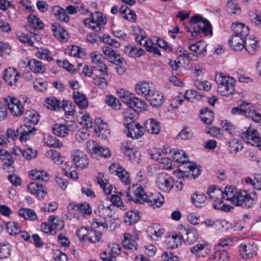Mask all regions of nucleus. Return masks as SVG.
I'll return each instance as SVG.
<instances>
[{"instance_id": "69168bd1", "label": "nucleus", "mask_w": 261, "mask_h": 261, "mask_svg": "<svg viewBox=\"0 0 261 261\" xmlns=\"http://www.w3.org/2000/svg\"><path fill=\"white\" fill-rule=\"evenodd\" d=\"M106 102L113 109L119 110L120 108L121 104L119 99L112 95H109L107 97Z\"/></svg>"}, {"instance_id": "c85d7f7f", "label": "nucleus", "mask_w": 261, "mask_h": 261, "mask_svg": "<svg viewBox=\"0 0 261 261\" xmlns=\"http://www.w3.org/2000/svg\"><path fill=\"white\" fill-rule=\"evenodd\" d=\"M259 42L255 38L246 37L245 41V50L250 55H253L258 50Z\"/></svg>"}, {"instance_id": "de8ad7c7", "label": "nucleus", "mask_w": 261, "mask_h": 261, "mask_svg": "<svg viewBox=\"0 0 261 261\" xmlns=\"http://www.w3.org/2000/svg\"><path fill=\"white\" fill-rule=\"evenodd\" d=\"M213 113L208 110L207 108H205L201 110L200 113V117L201 121L207 124H211L214 119Z\"/></svg>"}, {"instance_id": "ddd939ff", "label": "nucleus", "mask_w": 261, "mask_h": 261, "mask_svg": "<svg viewBox=\"0 0 261 261\" xmlns=\"http://www.w3.org/2000/svg\"><path fill=\"white\" fill-rule=\"evenodd\" d=\"M87 147L91 153L96 156L109 158L111 156L110 150L107 147H103L97 145L96 141L89 140L87 142Z\"/></svg>"}, {"instance_id": "79ce46f5", "label": "nucleus", "mask_w": 261, "mask_h": 261, "mask_svg": "<svg viewBox=\"0 0 261 261\" xmlns=\"http://www.w3.org/2000/svg\"><path fill=\"white\" fill-rule=\"evenodd\" d=\"M180 235L182 236V240L185 243L190 245L196 242V237L194 232L186 231L185 227L182 225L179 227Z\"/></svg>"}, {"instance_id": "412c9836", "label": "nucleus", "mask_w": 261, "mask_h": 261, "mask_svg": "<svg viewBox=\"0 0 261 261\" xmlns=\"http://www.w3.org/2000/svg\"><path fill=\"white\" fill-rule=\"evenodd\" d=\"M109 170L112 174H116L123 183L125 185L130 184L129 175L128 172L123 167H117L116 164H112L110 166Z\"/></svg>"}, {"instance_id": "c03bdc74", "label": "nucleus", "mask_w": 261, "mask_h": 261, "mask_svg": "<svg viewBox=\"0 0 261 261\" xmlns=\"http://www.w3.org/2000/svg\"><path fill=\"white\" fill-rule=\"evenodd\" d=\"M94 130L97 136L101 137L102 139H106L110 135V130L107 123L102 121L95 126Z\"/></svg>"}, {"instance_id": "2f4dec72", "label": "nucleus", "mask_w": 261, "mask_h": 261, "mask_svg": "<svg viewBox=\"0 0 261 261\" xmlns=\"http://www.w3.org/2000/svg\"><path fill=\"white\" fill-rule=\"evenodd\" d=\"M124 53L131 58H139L145 53L143 49L135 45H127L124 48Z\"/></svg>"}, {"instance_id": "5701e85b", "label": "nucleus", "mask_w": 261, "mask_h": 261, "mask_svg": "<svg viewBox=\"0 0 261 261\" xmlns=\"http://www.w3.org/2000/svg\"><path fill=\"white\" fill-rule=\"evenodd\" d=\"M164 201V197L157 192L147 195V197L144 199V202H146L148 206L153 208L160 207L163 204Z\"/></svg>"}, {"instance_id": "393cba45", "label": "nucleus", "mask_w": 261, "mask_h": 261, "mask_svg": "<svg viewBox=\"0 0 261 261\" xmlns=\"http://www.w3.org/2000/svg\"><path fill=\"white\" fill-rule=\"evenodd\" d=\"M182 236L179 233H172L167 237L165 241L167 247L170 249L176 248L179 245L181 244Z\"/></svg>"}, {"instance_id": "6e6d98bb", "label": "nucleus", "mask_w": 261, "mask_h": 261, "mask_svg": "<svg viewBox=\"0 0 261 261\" xmlns=\"http://www.w3.org/2000/svg\"><path fill=\"white\" fill-rule=\"evenodd\" d=\"M227 11L230 14H239L241 13V9L240 5L235 1H228L227 4Z\"/></svg>"}, {"instance_id": "20e7f679", "label": "nucleus", "mask_w": 261, "mask_h": 261, "mask_svg": "<svg viewBox=\"0 0 261 261\" xmlns=\"http://www.w3.org/2000/svg\"><path fill=\"white\" fill-rule=\"evenodd\" d=\"M215 82L217 83L218 92L224 96H228L233 94L235 91V81L233 78L224 75L222 73L216 74Z\"/></svg>"}, {"instance_id": "49530a36", "label": "nucleus", "mask_w": 261, "mask_h": 261, "mask_svg": "<svg viewBox=\"0 0 261 261\" xmlns=\"http://www.w3.org/2000/svg\"><path fill=\"white\" fill-rule=\"evenodd\" d=\"M76 71L84 77H91L93 73L92 67L84 63L79 64Z\"/></svg>"}, {"instance_id": "473e14b6", "label": "nucleus", "mask_w": 261, "mask_h": 261, "mask_svg": "<svg viewBox=\"0 0 261 261\" xmlns=\"http://www.w3.org/2000/svg\"><path fill=\"white\" fill-rule=\"evenodd\" d=\"M211 251V246L208 242L204 240L199 241L197 244V257H204Z\"/></svg>"}, {"instance_id": "3c124183", "label": "nucleus", "mask_w": 261, "mask_h": 261, "mask_svg": "<svg viewBox=\"0 0 261 261\" xmlns=\"http://www.w3.org/2000/svg\"><path fill=\"white\" fill-rule=\"evenodd\" d=\"M30 176L32 179L47 181L49 180L48 174L44 171L33 170L31 171Z\"/></svg>"}, {"instance_id": "dca6fc26", "label": "nucleus", "mask_w": 261, "mask_h": 261, "mask_svg": "<svg viewBox=\"0 0 261 261\" xmlns=\"http://www.w3.org/2000/svg\"><path fill=\"white\" fill-rule=\"evenodd\" d=\"M29 192L39 200L44 199L47 192L45 186L37 182H31L28 186Z\"/></svg>"}, {"instance_id": "c756f323", "label": "nucleus", "mask_w": 261, "mask_h": 261, "mask_svg": "<svg viewBox=\"0 0 261 261\" xmlns=\"http://www.w3.org/2000/svg\"><path fill=\"white\" fill-rule=\"evenodd\" d=\"M44 106L49 109L56 111H60L62 108L65 109V105L55 97L47 98L45 100Z\"/></svg>"}, {"instance_id": "09e8293b", "label": "nucleus", "mask_w": 261, "mask_h": 261, "mask_svg": "<svg viewBox=\"0 0 261 261\" xmlns=\"http://www.w3.org/2000/svg\"><path fill=\"white\" fill-rule=\"evenodd\" d=\"M140 219V216L137 211L127 212L124 217V222L128 225L137 223Z\"/></svg>"}, {"instance_id": "0eeeda50", "label": "nucleus", "mask_w": 261, "mask_h": 261, "mask_svg": "<svg viewBox=\"0 0 261 261\" xmlns=\"http://www.w3.org/2000/svg\"><path fill=\"white\" fill-rule=\"evenodd\" d=\"M107 18L101 13L95 12L92 13L90 17L84 20V25L95 32H100L104 29V25L107 23Z\"/></svg>"}, {"instance_id": "774afa93", "label": "nucleus", "mask_w": 261, "mask_h": 261, "mask_svg": "<svg viewBox=\"0 0 261 261\" xmlns=\"http://www.w3.org/2000/svg\"><path fill=\"white\" fill-rule=\"evenodd\" d=\"M221 125L224 130L228 133L230 135H234L236 134V126L231 122L228 120H224L221 122Z\"/></svg>"}, {"instance_id": "f3484780", "label": "nucleus", "mask_w": 261, "mask_h": 261, "mask_svg": "<svg viewBox=\"0 0 261 261\" xmlns=\"http://www.w3.org/2000/svg\"><path fill=\"white\" fill-rule=\"evenodd\" d=\"M258 246L254 242L242 244L240 246V253L243 258H252L257 254Z\"/></svg>"}, {"instance_id": "603ef678", "label": "nucleus", "mask_w": 261, "mask_h": 261, "mask_svg": "<svg viewBox=\"0 0 261 261\" xmlns=\"http://www.w3.org/2000/svg\"><path fill=\"white\" fill-rule=\"evenodd\" d=\"M18 214L27 220H34L37 218L35 212L30 208H21L19 210Z\"/></svg>"}, {"instance_id": "423d86ee", "label": "nucleus", "mask_w": 261, "mask_h": 261, "mask_svg": "<svg viewBox=\"0 0 261 261\" xmlns=\"http://www.w3.org/2000/svg\"><path fill=\"white\" fill-rule=\"evenodd\" d=\"M250 104L245 101H241L239 107H233L231 111L233 115H244L245 117L251 119L256 122L261 123V114L252 110L250 108Z\"/></svg>"}, {"instance_id": "a18cd8bd", "label": "nucleus", "mask_w": 261, "mask_h": 261, "mask_svg": "<svg viewBox=\"0 0 261 261\" xmlns=\"http://www.w3.org/2000/svg\"><path fill=\"white\" fill-rule=\"evenodd\" d=\"M73 98L75 103L80 109H85L88 107V104L87 98L82 93L78 91H74L73 93Z\"/></svg>"}, {"instance_id": "f257e3e1", "label": "nucleus", "mask_w": 261, "mask_h": 261, "mask_svg": "<svg viewBox=\"0 0 261 261\" xmlns=\"http://www.w3.org/2000/svg\"><path fill=\"white\" fill-rule=\"evenodd\" d=\"M224 195L225 199L232 204L244 208L253 207L257 199L255 193L249 194L245 191L238 192L236 188L231 186L226 187Z\"/></svg>"}, {"instance_id": "2eb2a0df", "label": "nucleus", "mask_w": 261, "mask_h": 261, "mask_svg": "<svg viewBox=\"0 0 261 261\" xmlns=\"http://www.w3.org/2000/svg\"><path fill=\"white\" fill-rule=\"evenodd\" d=\"M90 57L93 67L98 69L104 75H108V67L103 63V58L98 51H93L91 53Z\"/></svg>"}, {"instance_id": "680f3d73", "label": "nucleus", "mask_w": 261, "mask_h": 261, "mask_svg": "<svg viewBox=\"0 0 261 261\" xmlns=\"http://www.w3.org/2000/svg\"><path fill=\"white\" fill-rule=\"evenodd\" d=\"M172 157L174 160L177 163H186V160L188 159L186 153L182 150H176L174 151Z\"/></svg>"}, {"instance_id": "6e6552de", "label": "nucleus", "mask_w": 261, "mask_h": 261, "mask_svg": "<svg viewBox=\"0 0 261 261\" xmlns=\"http://www.w3.org/2000/svg\"><path fill=\"white\" fill-rule=\"evenodd\" d=\"M127 200L133 201L135 203L143 204L144 199L147 197L143 187L141 186H133L129 187L126 194Z\"/></svg>"}, {"instance_id": "a19ab883", "label": "nucleus", "mask_w": 261, "mask_h": 261, "mask_svg": "<svg viewBox=\"0 0 261 261\" xmlns=\"http://www.w3.org/2000/svg\"><path fill=\"white\" fill-rule=\"evenodd\" d=\"M227 149L230 153H237L242 150L243 145L241 141L234 139L226 142Z\"/></svg>"}, {"instance_id": "9b49d317", "label": "nucleus", "mask_w": 261, "mask_h": 261, "mask_svg": "<svg viewBox=\"0 0 261 261\" xmlns=\"http://www.w3.org/2000/svg\"><path fill=\"white\" fill-rule=\"evenodd\" d=\"M143 32L142 30L140 31V34L136 36L135 39L137 43L144 46L147 51L160 56V50L153 45V42L146 35H144Z\"/></svg>"}, {"instance_id": "4c0bfd02", "label": "nucleus", "mask_w": 261, "mask_h": 261, "mask_svg": "<svg viewBox=\"0 0 261 261\" xmlns=\"http://www.w3.org/2000/svg\"><path fill=\"white\" fill-rule=\"evenodd\" d=\"M148 232L153 240H156L162 237L164 229L160 224L155 223L148 228Z\"/></svg>"}, {"instance_id": "7ed1b4c3", "label": "nucleus", "mask_w": 261, "mask_h": 261, "mask_svg": "<svg viewBox=\"0 0 261 261\" xmlns=\"http://www.w3.org/2000/svg\"><path fill=\"white\" fill-rule=\"evenodd\" d=\"M121 100L137 112L147 110V105L144 100L137 97L134 94L121 89L118 92Z\"/></svg>"}, {"instance_id": "37998d69", "label": "nucleus", "mask_w": 261, "mask_h": 261, "mask_svg": "<svg viewBox=\"0 0 261 261\" xmlns=\"http://www.w3.org/2000/svg\"><path fill=\"white\" fill-rule=\"evenodd\" d=\"M53 131L55 135L64 137L69 133L70 129L64 124L57 123L53 127Z\"/></svg>"}, {"instance_id": "a878e982", "label": "nucleus", "mask_w": 261, "mask_h": 261, "mask_svg": "<svg viewBox=\"0 0 261 261\" xmlns=\"http://www.w3.org/2000/svg\"><path fill=\"white\" fill-rule=\"evenodd\" d=\"M146 132L151 134L158 135L161 131V125L159 122L150 118L146 120L144 123Z\"/></svg>"}, {"instance_id": "4d7b16f0", "label": "nucleus", "mask_w": 261, "mask_h": 261, "mask_svg": "<svg viewBox=\"0 0 261 261\" xmlns=\"http://www.w3.org/2000/svg\"><path fill=\"white\" fill-rule=\"evenodd\" d=\"M28 20L34 28L36 29H43L44 26L43 22L35 15L33 14L29 15L28 17Z\"/></svg>"}, {"instance_id": "c9c22d12", "label": "nucleus", "mask_w": 261, "mask_h": 261, "mask_svg": "<svg viewBox=\"0 0 261 261\" xmlns=\"http://www.w3.org/2000/svg\"><path fill=\"white\" fill-rule=\"evenodd\" d=\"M229 256L226 250H214L213 254L208 257L207 261H228Z\"/></svg>"}, {"instance_id": "6ab92c4d", "label": "nucleus", "mask_w": 261, "mask_h": 261, "mask_svg": "<svg viewBox=\"0 0 261 261\" xmlns=\"http://www.w3.org/2000/svg\"><path fill=\"white\" fill-rule=\"evenodd\" d=\"M36 130L35 127L24 124L17 129V133L19 140L21 142H25L31 136L35 134Z\"/></svg>"}, {"instance_id": "72a5a7b5", "label": "nucleus", "mask_w": 261, "mask_h": 261, "mask_svg": "<svg viewBox=\"0 0 261 261\" xmlns=\"http://www.w3.org/2000/svg\"><path fill=\"white\" fill-rule=\"evenodd\" d=\"M65 11L59 6H55L53 7L51 12L58 20L67 23L69 21L70 17L66 14Z\"/></svg>"}, {"instance_id": "58836bf2", "label": "nucleus", "mask_w": 261, "mask_h": 261, "mask_svg": "<svg viewBox=\"0 0 261 261\" xmlns=\"http://www.w3.org/2000/svg\"><path fill=\"white\" fill-rule=\"evenodd\" d=\"M28 65L30 70L34 73H43L46 68L44 64L40 61L36 59H31L28 62Z\"/></svg>"}, {"instance_id": "4be33fe9", "label": "nucleus", "mask_w": 261, "mask_h": 261, "mask_svg": "<svg viewBox=\"0 0 261 261\" xmlns=\"http://www.w3.org/2000/svg\"><path fill=\"white\" fill-rule=\"evenodd\" d=\"M192 164L187 159L186 163H181L178 167V170L184 173L183 176L186 179L190 178L194 180L196 178V175L193 174L196 165Z\"/></svg>"}, {"instance_id": "7c9ffc66", "label": "nucleus", "mask_w": 261, "mask_h": 261, "mask_svg": "<svg viewBox=\"0 0 261 261\" xmlns=\"http://www.w3.org/2000/svg\"><path fill=\"white\" fill-rule=\"evenodd\" d=\"M146 100L153 106H161L164 102V95L162 93L156 91L154 88V92L150 93Z\"/></svg>"}, {"instance_id": "ea45409f", "label": "nucleus", "mask_w": 261, "mask_h": 261, "mask_svg": "<svg viewBox=\"0 0 261 261\" xmlns=\"http://www.w3.org/2000/svg\"><path fill=\"white\" fill-rule=\"evenodd\" d=\"M24 121L28 124H37L39 121V115L34 110H28L25 112Z\"/></svg>"}, {"instance_id": "b1692460", "label": "nucleus", "mask_w": 261, "mask_h": 261, "mask_svg": "<svg viewBox=\"0 0 261 261\" xmlns=\"http://www.w3.org/2000/svg\"><path fill=\"white\" fill-rule=\"evenodd\" d=\"M241 136L245 142L252 146L258 139L259 135L256 129L250 126L245 131L242 133Z\"/></svg>"}, {"instance_id": "e2e57ef3", "label": "nucleus", "mask_w": 261, "mask_h": 261, "mask_svg": "<svg viewBox=\"0 0 261 261\" xmlns=\"http://www.w3.org/2000/svg\"><path fill=\"white\" fill-rule=\"evenodd\" d=\"M68 54L70 56L77 58H82L85 55L84 49L76 45L71 46Z\"/></svg>"}, {"instance_id": "4468645a", "label": "nucleus", "mask_w": 261, "mask_h": 261, "mask_svg": "<svg viewBox=\"0 0 261 261\" xmlns=\"http://www.w3.org/2000/svg\"><path fill=\"white\" fill-rule=\"evenodd\" d=\"M122 244L124 248L127 250H137L138 249L137 241L139 239V235L136 232L125 233L123 234Z\"/></svg>"}, {"instance_id": "bf43d9fd", "label": "nucleus", "mask_w": 261, "mask_h": 261, "mask_svg": "<svg viewBox=\"0 0 261 261\" xmlns=\"http://www.w3.org/2000/svg\"><path fill=\"white\" fill-rule=\"evenodd\" d=\"M7 230L10 235L16 236L20 232V227L15 222H8L7 223Z\"/></svg>"}, {"instance_id": "aec40b11", "label": "nucleus", "mask_w": 261, "mask_h": 261, "mask_svg": "<svg viewBox=\"0 0 261 261\" xmlns=\"http://www.w3.org/2000/svg\"><path fill=\"white\" fill-rule=\"evenodd\" d=\"M154 86L147 82H139L135 87V91L138 95L146 99L151 92H154Z\"/></svg>"}, {"instance_id": "f704fd0d", "label": "nucleus", "mask_w": 261, "mask_h": 261, "mask_svg": "<svg viewBox=\"0 0 261 261\" xmlns=\"http://www.w3.org/2000/svg\"><path fill=\"white\" fill-rule=\"evenodd\" d=\"M231 29L234 35L241 36L242 37H247L249 32L248 27L240 22L233 23Z\"/></svg>"}, {"instance_id": "13d9d810", "label": "nucleus", "mask_w": 261, "mask_h": 261, "mask_svg": "<svg viewBox=\"0 0 261 261\" xmlns=\"http://www.w3.org/2000/svg\"><path fill=\"white\" fill-rule=\"evenodd\" d=\"M11 247L9 243L0 244V259L8 257L11 255Z\"/></svg>"}, {"instance_id": "0e129e2a", "label": "nucleus", "mask_w": 261, "mask_h": 261, "mask_svg": "<svg viewBox=\"0 0 261 261\" xmlns=\"http://www.w3.org/2000/svg\"><path fill=\"white\" fill-rule=\"evenodd\" d=\"M33 86L35 90L44 92L47 88V84L43 79H37L33 82Z\"/></svg>"}, {"instance_id": "cd10ccee", "label": "nucleus", "mask_w": 261, "mask_h": 261, "mask_svg": "<svg viewBox=\"0 0 261 261\" xmlns=\"http://www.w3.org/2000/svg\"><path fill=\"white\" fill-rule=\"evenodd\" d=\"M134 123L132 122L127 123L126 125V127L128 129V133L127 136L131 138H135L136 139L141 137L144 134L145 130V126L144 127L141 125L139 123L135 124V129H133L132 131H129V129L133 126Z\"/></svg>"}, {"instance_id": "8fccbe9b", "label": "nucleus", "mask_w": 261, "mask_h": 261, "mask_svg": "<svg viewBox=\"0 0 261 261\" xmlns=\"http://www.w3.org/2000/svg\"><path fill=\"white\" fill-rule=\"evenodd\" d=\"M45 156L58 165L61 164L63 162L60 153L55 149H50L47 151Z\"/></svg>"}, {"instance_id": "052dcab7", "label": "nucleus", "mask_w": 261, "mask_h": 261, "mask_svg": "<svg viewBox=\"0 0 261 261\" xmlns=\"http://www.w3.org/2000/svg\"><path fill=\"white\" fill-rule=\"evenodd\" d=\"M205 132L207 134H210L217 138H220L223 135V130L216 126L206 127Z\"/></svg>"}, {"instance_id": "e433bc0d", "label": "nucleus", "mask_w": 261, "mask_h": 261, "mask_svg": "<svg viewBox=\"0 0 261 261\" xmlns=\"http://www.w3.org/2000/svg\"><path fill=\"white\" fill-rule=\"evenodd\" d=\"M210 198L213 201L217 200L220 199H225L224 192L220 188H217L215 186L210 187L207 191Z\"/></svg>"}, {"instance_id": "9d476101", "label": "nucleus", "mask_w": 261, "mask_h": 261, "mask_svg": "<svg viewBox=\"0 0 261 261\" xmlns=\"http://www.w3.org/2000/svg\"><path fill=\"white\" fill-rule=\"evenodd\" d=\"M102 50L106 58L109 62L118 66L126 64L124 59L120 55L117 54L111 46H103L102 47Z\"/></svg>"}, {"instance_id": "39448f33", "label": "nucleus", "mask_w": 261, "mask_h": 261, "mask_svg": "<svg viewBox=\"0 0 261 261\" xmlns=\"http://www.w3.org/2000/svg\"><path fill=\"white\" fill-rule=\"evenodd\" d=\"M108 228V224L106 221H100L99 218L92 220L91 228L89 229L87 240L92 243L99 242L102 234Z\"/></svg>"}, {"instance_id": "a211bd4d", "label": "nucleus", "mask_w": 261, "mask_h": 261, "mask_svg": "<svg viewBox=\"0 0 261 261\" xmlns=\"http://www.w3.org/2000/svg\"><path fill=\"white\" fill-rule=\"evenodd\" d=\"M19 77L18 71L14 68L9 67L4 71L3 79L10 86L15 85Z\"/></svg>"}, {"instance_id": "bb28decb", "label": "nucleus", "mask_w": 261, "mask_h": 261, "mask_svg": "<svg viewBox=\"0 0 261 261\" xmlns=\"http://www.w3.org/2000/svg\"><path fill=\"white\" fill-rule=\"evenodd\" d=\"M51 28L54 37L58 40L62 42H66L68 40V33L60 25L58 24L52 25Z\"/></svg>"}, {"instance_id": "338daca9", "label": "nucleus", "mask_w": 261, "mask_h": 261, "mask_svg": "<svg viewBox=\"0 0 261 261\" xmlns=\"http://www.w3.org/2000/svg\"><path fill=\"white\" fill-rule=\"evenodd\" d=\"M160 168L164 169H171L174 168V165L172 164L171 160L168 158H161L159 161Z\"/></svg>"}, {"instance_id": "f8f14e48", "label": "nucleus", "mask_w": 261, "mask_h": 261, "mask_svg": "<svg viewBox=\"0 0 261 261\" xmlns=\"http://www.w3.org/2000/svg\"><path fill=\"white\" fill-rule=\"evenodd\" d=\"M72 160L78 168L84 169L88 167L89 161L88 157L83 151L80 150H73L71 152Z\"/></svg>"}, {"instance_id": "1a4fd4ad", "label": "nucleus", "mask_w": 261, "mask_h": 261, "mask_svg": "<svg viewBox=\"0 0 261 261\" xmlns=\"http://www.w3.org/2000/svg\"><path fill=\"white\" fill-rule=\"evenodd\" d=\"M156 184L160 190L168 193L174 187V180L169 174L162 172L157 176Z\"/></svg>"}, {"instance_id": "f03ea898", "label": "nucleus", "mask_w": 261, "mask_h": 261, "mask_svg": "<svg viewBox=\"0 0 261 261\" xmlns=\"http://www.w3.org/2000/svg\"><path fill=\"white\" fill-rule=\"evenodd\" d=\"M105 176L103 173H99L96 178L97 183L100 185L105 194L108 195L107 197L112 202V206H117L120 210L125 209L121 197V196L123 195L122 193L121 192H116V188L112 187V185L105 178Z\"/></svg>"}, {"instance_id": "864d4df0", "label": "nucleus", "mask_w": 261, "mask_h": 261, "mask_svg": "<svg viewBox=\"0 0 261 261\" xmlns=\"http://www.w3.org/2000/svg\"><path fill=\"white\" fill-rule=\"evenodd\" d=\"M196 15H193L188 24L185 27V29L187 32L190 33V36H189L190 40H193L195 38L196 33Z\"/></svg>"}, {"instance_id": "5fc2aeb1", "label": "nucleus", "mask_w": 261, "mask_h": 261, "mask_svg": "<svg viewBox=\"0 0 261 261\" xmlns=\"http://www.w3.org/2000/svg\"><path fill=\"white\" fill-rule=\"evenodd\" d=\"M112 205L105 206L102 205L101 207H99L98 209V215L100 217H102L103 220L100 221H106L107 218H110L113 215V211L112 210Z\"/></svg>"}]
</instances>
